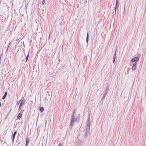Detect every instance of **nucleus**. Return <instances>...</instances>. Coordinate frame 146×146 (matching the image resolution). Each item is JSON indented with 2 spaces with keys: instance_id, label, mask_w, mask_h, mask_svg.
Segmentation results:
<instances>
[{
  "instance_id": "f257e3e1",
  "label": "nucleus",
  "mask_w": 146,
  "mask_h": 146,
  "mask_svg": "<svg viewBox=\"0 0 146 146\" xmlns=\"http://www.w3.org/2000/svg\"><path fill=\"white\" fill-rule=\"evenodd\" d=\"M90 117H89L86 122V131L85 134L87 136L89 133L90 130Z\"/></svg>"
},
{
  "instance_id": "f03ea898",
  "label": "nucleus",
  "mask_w": 146,
  "mask_h": 146,
  "mask_svg": "<svg viewBox=\"0 0 146 146\" xmlns=\"http://www.w3.org/2000/svg\"><path fill=\"white\" fill-rule=\"evenodd\" d=\"M75 115L76 114L75 112H74L72 117V120L71 123V126H72L73 125V123L74 122L76 121L77 119V117H75Z\"/></svg>"
},
{
  "instance_id": "7ed1b4c3",
  "label": "nucleus",
  "mask_w": 146,
  "mask_h": 146,
  "mask_svg": "<svg viewBox=\"0 0 146 146\" xmlns=\"http://www.w3.org/2000/svg\"><path fill=\"white\" fill-rule=\"evenodd\" d=\"M139 61V58L137 57L133 58L131 60V62H135L137 63Z\"/></svg>"
},
{
  "instance_id": "20e7f679",
  "label": "nucleus",
  "mask_w": 146,
  "mask_h": 146,
  "mask_svg": "<svg viewBox=\"0 0 146 146\" xmlns=\"http://www.w3.org/2000/svg\"><path fill=\"white\" fill-rule=\"evenodd\" d=\"M20 101L21 102L19 107V110H20L22 109V106L24 105V102L23 101V100H21Z\"/></svg>"
},
{
  "instance_id": "39448f33",
  "label": "nucleus",
  "mask_w": 146,
  "mask_h": 146,
  "mask_svg": "<svg viewBox=\"0 0 146 146\" xmlns=\"http://www.w3.org/2000/svg\"><path fill=\"white\" fill-rule=\"evenodd\" d=\"M137 69V64L136 63H134L132 67V70L133 71L136 70Z\"/></svg>"
},
{
  "instance_id": "423d86ee",
  "label": "nucleus",
  "mask_w": 146,
  "mask_h": 146,
  "mask_svg": "<svg viewBox=\"0 0 146 146\" xmlns=\"http://www.w3.org/2000/svg\"><path fill=\"white\" fill-rule=\"evenodd\" d=\"M56 100H55L54 99H53L52 102L51 103V105L52 106H54L56 104Z\"/></svg>"
},
{
  "instance_id": "0eeeda50",
  "label": "nucleus",
  "mask_w": 146,
  "mask_h": 146,
  "mask_svg": "<svg viewBox=\"0 0 146 146\" xmlns=\"http://www.w3.org/2000/svg\"><path fill=\"white\" fill-rule=\"evenodd\" d=\"M17 133V131H16L14 133V134H13V139H12V141L13 142L14 141L15 137V135H16Z\"/></svg>"
},
{
  "instance_id": "6e6552de",
  "label": "nucleus",
  "mask_w": 146,
  "mask_h": 146,
  "mask_svg": "<svg viewBox=\"0 0 146 146\" xmlns=\"http://www.w3.org/2000/svg\"><path fill=\"white\" fill-rule=\"evenodd\" d=\"M22 112H23V111H21V112L19 114V115L18 116V118L19 119L20 118H21V117L22 115L21 113H22Z\"/></svg>"
},
{
  "instance_id": "1a4fd4ad",
  "label": "nucleus",
  "mask_w": 146,
  "mask_h": 146,
  "mask_svg": "<svg viewBox=\"0 0 146 146\" xmlns=\"http://www.w3.org/2000/svg\"><path fill=\"white\" fill-rule=\"evenodd\" d=\"M29 139L28 138H27V139H26V144L27 145H28L29 144Z\"/></svg>"
},
{
  "instance_id": "9d476101",
  "label": "nucleus",
  "mask_w": 146,
  "mask_h": 146,
  "mask_svg": "<svg viewBox=\"0 0 146 146\" xmlns=\"http://www.w3.org/2000/svg\"><path fill=\"white\" fill-rule=\"evenodd\" d=\"M116 5L115 7V12H116V9H117V5H118V0H116Z\"/></svg>"
},
{
  "instance_id": "9b49d317",
  "label": "nucleus",
  "mask_w": 146,
  "mask_h": 146,
  "mask_svg": "<svg viewBox=\"0 0 146 146\" xmlns=\"http://www.w3.org/2000/svg\"><path fill=\"white\" fill-rule=\"evenodd\" d=\"M49 99V95H48L46 97L45 100H48Z\"/></svg>"
},
{
  "instance_id": "f8f14e48",
  "label": "nucleus",
  "mask_w": 146,
  "mask_h": 146,
  "mask_svg": "<svg viewBox=\"0 0 146 146\" xmlns=\"http://www.w3.org/2000/svg\"><path fill=\"white\" fill-rule=\"evenodd\" d=\"M44 110V108L43 107H41L40 108V111L41 112H43Z\"/></svg>"
},
{
  "instance_id": "ddd939ff",
  "label": "nucleus",
  "mask_w": 146,
  "mask_h": 146,
  "mask_svg": "<svg viewBox=\"0 0 146 146\" xmlns=\"http://www.w3.org/2000/svg\"><path fill=\"white\" fill-rule=\"evenodd\" d=\"M115 56H116L115 55L114 56V57H113V63H114V62L115 61Z\"/></svg>"
},
{
  "instance_id": "4468645a",
  "label": "nucleus",
  "mask_w": 146,
  "mask_h": 146,
  "mask_svg": "<svg viewBox=\"0 0 146 146\" xmlns=\"http://www.w3.org/2000/svg\"><path fill=\"white\" fill-rule=\"evenodd\" d=\"M29 54H28L27 55V57H26V62L27 61L28 59L29 56Z\"/></svg>"
},
{
  "instance_id": "2eb2a0df",
  "label": "nucleus",
  "mask_w": 146,
  "mask_h": 146,
  "mask_svg": "<svg viewBox=\"0 0 146 146\" xmlns=\"http://www.w3.org/2000/svg\"><path fill=\"white\" fill-rule=\"evenodd\" d=\"M88 38H89V34H88V33L87 35V37H86V39H88Z\"/></svg>"
},
{
  "instance_id": "dca6fc26",
  "label": "nucleus",
  "mask_w": 146,
  "mask_h": 146,
  "mask_svg": "<svg viewBox=\"0 0 146 146\" xmlns=\"http://www.w3.org/2000/svg\"><path fill=\"white\" fill-rule=\"evenodd\" d=\"M5 97H6L4 95V96H3V98H2L3 99V100L5 98Z\"/></svg>"
},
{
  "instance_id": "f3484780",
  "label": "nucleus",
  "mask_w": 146,
  "mask_h": 146,
  "mask_svg": "<svg viewBox=\"0 0 146 146\" xmlns=\"http://www.w3.org/2000/svg\"><path fill=\"white\" fill-rule=\"evenodd\" d=\"M45 3V0H43L42 4L43 5H44Z\"/></svg>"
},
{
  "instance_id": "a211bd4d",
  "label": "nucleus",
  "mask_w": 146,
  "mask_h": 146,
  "mask_svg": "<svg viewBox=\"0 0 146 146\" xmlns=\"http://www.w3.org/2000/svg\"><path fill=\"white\" fill-rule=\"evenodd\" d=\"M7 92H5V93L4 96H6V95H7Z\"/></svg>"
},
{
  "instance_id": "6ab92c4d",
  "label": "nucleus",
  "mask_w": 146,
  "mask_h": 146,
  "mask_svg": "<svg viewBox=\"0 0 146 146\" xmlns=\"http://www.w3.org/2000/svg\"><path fill=\"white\" fill-rule=\"evenodd\" d=\"M88 39H86V42H87V43H88Z\"/></svg>"
},
{
  "instance_id": "aec40b11",
  "label": "nucleus",
  "mask_w": 146,
  "mask_h": 146,
  "mask_svg": "<svg viewBox=\"0 0 146 146\" xmlns=\"http://www.w3.org/2000/svg\"><path fill=\"white\" fill-rule=\"evenodd\" d=\"M58 146H61V145L60 144H59L58 145Z\"/></svg>"
},
{
  "instance_id": "412c9836",
  "label": "nucleus",
  "mask_w": 146,
  "mask_h": 146,
  "mask_svg": "<svg viewBox=\"0 0 146 146\" xmlns=\"http://www.w3.org/2000/svg\"><path fill=\"white\" fill-rule=\"evenodd\" d=\"M1 102H0V106H1Z\"/></svg>"
},
{
  "instance_id": "4be33fe9",
  "label": "nucleus",
  "mask_w": 146,
  "mask_h": 146,
  "mask_svg": "<svg viewBox=\"0 0 146 146\" xmlns=\"http://www.w3.org/2000/svg\"><path fill=\"white\" fill-rule=\"evenodd\" d=\"M19 103H17V105H19Z\"/></svg>"
},
{
  "instance_id": "5701e85b",
  "label": "nucleus",
  "mask_w": 146,
  "mask_h": 146,
  "mask_svg": "<svg viewBox=\"0 0 146 146\" xmlns=\"http://www.w3.org/2000/svg\"><path fill=\"white\" fill-rule=\"evenodd\" d=\"M28 145H27L26 144V145H25V146H27Z\"/></svg>"
}]
</instances>
